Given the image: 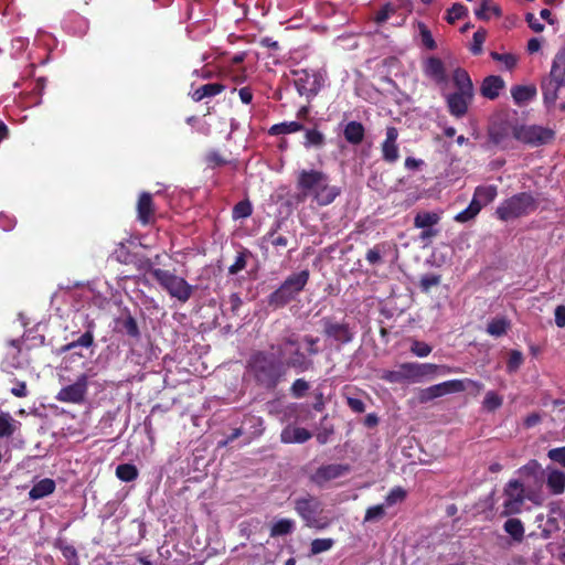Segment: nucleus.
Here are the masks:
<instances>
[{"label":"nucleus","mask_w":565,"mask_h":565,"mask_svg":"<svg viewBox=\"0 0 565 565\" xmlns=\"http://www.w3.org/2000/svg\"><path fill=\"white\" fill-rule=\"evenodd\" d=\"M344 139L351 145H360L365 137V128L360 121H349L343 129Z\"/></svg>","instance_id":"nucleus-25"},{"label":"nucleus","mask_w":565,"mask_h":565,"mask_svg":"<svg viewBox=\"0 0 565 565\" xmlns=\"http://www.w3.org/2000/svg\"><path fill=\"white\" fill-rule=\"evenodd\" d=\"M404 381L417 383L418 382V363L406 362L401 364Z\"/></svg>","instance_id":"nucleus-52"},{"label":"nucleus","mask_w":565,"mask_h":565,"mask_svg":"<svg viewBox=\"0 0 565 565\" xmlns=\"http://www.w3.org/2000/svg\"><path fill=\"white\" fill-rule=\"evenodd\" d=\"M547 77L558 84L565 85V47L561 49L555 54Z\"/></svg>","instance_id":"nucleus-23"},{"label":"nucleus","mask_w":565,"mask_h":565,"mask_svg":"<svg viewBox=\"0 0 565 565\" xmlns=\"http://www.w3.org/2000/svg\"><path fill=\"white\" fill-rule=\"evenodd\" d=\"M509 328L510 321L507 318H494L488 323L487 332L490 335L499 338L504 335L508 332Z\"/></svg>","instance_id":"nucleus-38"},{"label":"nucleus","mask_w":565,"mask_h":565,"mask_svg":"<svg viewBox=\"0 0 565 565\" xmlns=\"http://www.w3.org/2000/svg\"><path fill=\"white\" fill-rule=\"evenodd\" d=\"M450 370L446 365H437L433 363H418V382L423 379H433L438 372L448 373Z\"/></svg>","instance_id":"nucleus-33"},{"label":"nucleus","mask_w":565,"mask_h":565,"mask_svg":"<svg viewBox=\"0 0 565 565\" xmlns=\"http://www.w3.org/2000/svg\"><path fill=\"white\" fill-rule=\"evenodd\" d=\"M433 348L423 341L415 340L411 345V352L418 358H425L430 354Z\"/></svg>","instance_id":"nucleus-60"},{"label":"nucleus","mask_w":565,"mask_h":565,"mask_svg":"<svg viewBox=\"0 0 565 565\" xmlns=\"http://www.w3.org/2000/svg\"><path fill=\"white\" fill-rule=\"evenodd\" d=\"M225 89V86L221 83H209L198 87L191 97L194 102H201L206 97H213L221 94Z\"/></svg>","instance_id":"nucleus-32"},{"label":"nucleus","mask_w":565,"mask_h":565,"mask_svg":"<svg viewBox=\"0 0 565 565\" xmlns=\"http://www.w3.org/2000/svg\"><path fill=\"white\" fill-rule=\"evenodd\" d=\"M398 129L394 126H388L385 131V139L381 143V153L384 162L394 164L399 159Z\"/></svg>","instance_id":"nucleus-15"},{"label":"nucleus","mask_w":565,"mask_h":565,"mask_svg":"<svg viewBox=\"0 0 565 565\" xmlns=\"http://www.w3.org/2000/svg\"><path fill=\"white\" fill-rule=\"evenodd\" d=\"M498 195V186L494 184L490 185H478L475 189L473 196L471 201H476L481 205V209L491 202L494 201V199Z\"/></svg>","instance_id":"nucleus-26"},{"label":"nucleus","mask_w":565,"mask_h":565,"mask_svg":"<svg viewBox=\"0 0 565 565\" xmlns=\"http://www.w3.org/2000/svg\"><path fill=\"white\" fill-rule=\"evenodd\" d=\"M119 323L121 324V329L127 335L137 340L140 338L138 323L136 319L130 315V312H127V316L121 319Z\"/></svg>","instance_id":"nucleus-43"},{"label":"nucleus","mask_w":565,"mask_h":565,"mask_svg":"<svg viewBox=\"0 0 565 565\" xmlns=\"http://www.w3.org/2000/svg\"><path fill=\"white\" fill-rule=\"evenodd\" d=\"M406 498V491L402 487L394 488L385 498V504L387 507L403 502Z\"/></svg>","instance_id":"nucleus-59"},{"label":"nucleus","mask_w":565,"mask_h":565,"mask_svg":"<svg viewBox=\"0 0 565 565\" xmlns=\"http://www.w3.org/2000/svg\"><path fill=\"white\" fill-rule=\"evenodd\" d=\"M94 344V334L92 330L84 332L77 340H74L64 347L65 351H71L77 347L89 348Z\"/></svg>","instance_id":"nucleus-48"},{"label":"nucleus","mask_w":565,"mask_h":565,"mask_svg":"<svg viewBox=\"0 0 565 565\" xmlns=\"http://www.w3.org/2000/svg\"><path fill=\"white\" fill-rule=\"evenodd\" d=\"M281 226V221L277 220L269 232L266 233V235L263 236V241L271 244L273 247L278 249H285L287 248L289 244V239L287 236L279 234L278 230Z\"/></svg>","instance_id":"nucleus-27"},{"label":"nucleus","mask_w":565,"mask_h":565,"mask_svg":"<svg viewBox=\"0 0 565 565\" xmlns=\"http://www.w3.org/2000/svg\"><path fill=\"white\" fill-rule=\"evenodd\" d=\"M116 476L121 481L129 482L138 477V469L131 463H122L116 468Z\"/></svg>","instance_id":"nucleus-44"},{"label":"nucleus","mask_w":565,"mask_h":565,"mask_svg":"<svg viewBox=\"0 0 565 565\" xmlns=\"http://www.w3.org/2000/svg\"><path fill=\"white\" fill-rule=\"evenodd\" d=\"M425 74L431 77L436 83L446 82V68L443 61L438 57L430 56L425 63Z\"/></svg>","instance_id":"nucleus-22"},{"label":"nucleus","mask_w":565,"mask_h":565,"mask_svg":"<svg viewBox=\"0 0 565 565\" xmlns=\"http://www.w3.org/2000/svg\"><path fill=\"white\" fill-rule=\"evenodd\" d=\"M309 383L305 379H297L290 387V394L295 398H301L306 395L309 390Z\"/></svg>","instance_id":"nucleus-58"},{"label":"nucleus","mask_w":565,"mask_h":565,"mask_svg":"<svg viewBox=\"0 0 565 565\" xmlns=\"http://www.w3.org/2000/svg\"><path fill=\"white\" fill-rule=\"evenodd\" d=\"M205 161L210 168L222 167L227 163V160L216 150L207 152Z\"/></svg>","instance_id":"nucleus-62"},{"label":"nucleus","mask_w":565,"mask_h":565,"mask_svg":"<svg viewBox=\"0 0 565 565\" xmlns=\"http://www.w3.org/2000/svg\"><path fill=\"white\" fill-rule=\"evenodd\" d=\"M280 437L281 441L286 444H301L309 440L312 435L308 429L303 427L288 425L282 429Z\"/></svg>","instance_id":"nucleus-21"},{"label":"nucleus","mask_w":565,"mask_h":565,"mask_svg":"<svg viewBox=\"0 0 565 565\" xmlns=\"http://www.w3.org/2000/svg\"><path fill=\"white\" fill-rule=\"evenodd\" d=\"M137 218L142 225L153 224L154 218V203L152 195L148 192H142L137 202Z\"/></svg>","instance_id":"nucleus-18"},{"label":"nucleus","mask_w":565,"mask_h":565,"mask_svg":"<svg viewBox=\"0 0 565 565\" xmlns=\"http://www.w3.org/2000/svg\"><path fill=\"white\" fill-rule=\"evenodd\" d=\"M487 38V31L484 29H479L473 33L472 44L470 46V51L473 55H479L482 53V45Z\"/></svg>","instance_id":"nucleus-53"},{"label":"nucleus","mask_w":565,"mask_h":565,"mask_svg":"<svg viewBox=\"0 0 565 565\" xmlns=\"http://www.w3.org/2000/svg\"><path fill=\"white\" fill-rule=\"evenodd\" d=\"M503 404V398L494 391H489L482 402V406L488 412H494Z\"/></svg>","instance_id":"nucleus-46"},{"label":"nucleus","mask_w":565,"mask_h":565,"mask_svg":"<svg viewBox=\"0 0 565 565\" xmlns=\"http://www.w3.org/2000/svg\"><path fill=\"white\" fill-rule=\"evenodd\" d=\"M294 84L300 96L311 99L318 95L322 85L323 77L319 72L308 71L305 68L292 71Z\"/></svg>","instance_id":"nucleus-10"},{"label":"nucleus","mask_w":565,"mask_h":565,"mask_svg":"<svg viewBox=\"0 0 565 565\" xmlns=\"http://www.w3.org/2000/svg\"><path fill=\"white\" fill-rule=\"evenodd\" d=\"M21 423L14 419L11 414L0 413V438L12 437L20 428Z\"/></svg>","instance_id":"nucleus-31"},{"label":"nucleus","mask_w":565,"mask_h":565,"mask_svg":"<svg viewBox=\"0 0 565 565\" xmlns=\"http://www.w3.org/2000/svg\"><path fill=\"white\" fill-rule=\"evenodd\" d=\"M452 81L457 93L473 94V84L466 70L461 67L456 68L452 74Z\"/></svg>","instance_id":"nucleus-28"},{"label":"nucleus","mask_w":565,"mask_h":565,"mask_svg":"<svg viewBox=\"0 0 565 565\" xmlns=\"http://www.w3.org/2000/svg\"><path fill=\"white\" fill-rule=\"evenodd\" d=\"M297 188L303 198L312 195L319 205L331 204L341 192L338 186H330L329 177L319 170H301Z\"/></svg>","instance_id":"nucleus-3"},{"label":"nucleus","mask_w":565,"mask_h":565,"mask_svg":"<svg viewBox=\"0 0 565 565\" xmlns=\"http://www.w3.org/2000/svg\"><path fill=\"white\" fill-rule=\"evenodd\" d=\"M539 204V200L531 192H520L503 200L494 214L500 221L508 222L534 213Z\"/></svg>","instance_id":"nucleus-5"},{"label":"nucleus","mask_w":565,"mask_h":565,"mask_svg":"<svg viewBox=\"0 0 565 565\" xmlns=\"http://www.w3.org/2000/svg\"><path fill=\"white\" fill-rule=\"evenodd\" d=\"M310 278L308 269L289 275L282 284L267 297V305L273 309H280L296 300L305 289Z\"/></svg>","instance_id":"nucleus-4"},{"label":"nucleus","mask_w":565,"mask_h":565,"mask_svg":"<svg viewBox=\"0 0 565 565\" xmlns=\"http://www.w3.org/2000/svg\"><path fill=\"white\" fill-rule=\"evenodd\" d=\"M55 481L50 478H45L36 482L29 491V498L32 500H39L50 495L55 490Z\"/></svg>","instance_id":"nucleus-30"},{"label":"nucleus","mask_w":565,"mask_h":565,"mask_svg":"<svg viewBox=\"0 0 565 565\" xmlns=\"http://www.w3.org/2000/svg\"><path fill=\"white\" fill-rule=\"evenodd\" d=\"M418 29L423 45L428 50H435L437 47V44L426 24L419 23Z\"/></svg>","instance_id":"nucleus-57"},{"label":"nucleus","mask_w":565,"mask_h":565,"mask_svg":"<svg viewBox=\"0 0 565 565\" xmlns=\"http://www.w3.org/2000/svg\"><path fill=\"white\" fill-rule=\"evenodd\" d=\"M323 334L340 344H348L354 338V331L348 322H338L332 317L321 319Z\"/></svg>","instance_id":"nucleus-13"},{"label":"nucleus","mask_w":565,"mask_h":565,"mask_svg":"<svg viewBox=\"0 0 565 565\" xmlns=\"http://www.w3.org/2000/svg\"><path fill=\"white\" fill-rule=\"evenodd\" d=\"M57 546L61 550L63 556L67 559L68 565H77V563H79L76 548L73 545H68L60 541Z\"/></svg>","instance_id":"nucleus-54"},{"label":"nucleus","mask_w":565,"mask_h":565,"mask_svg":"<svg viewBox=\"0 0 565 565\" xmlns=\"http://www.w3.org/2000/svg\"><path fill=\"white\" fill-rule=\"evenodd\" d=\"M468 14V9L461 3H454L448 10L446 21L449 24L456 23V21L462 19Z\"/></svg>","instance_id":"nucleus-47"},{"label":"nucleus","mask_w":565,"mask_h":565,"mask_svg":"<svg viewBox=\"0 0 565 565\" xmlns=\"http://www.w3.org/2000/svg\"><path fill=\"white\" fill-rule=\"evenodd\" d=\"M294 530V521L289 519H281L273 524L270 529V536H282L291 533Z\"/></svg>","instance_id":"nucleus-45"},{"label":"nucleus","mask_w":565,"mask_h":565,"mask_svg":"<svg viewBox=\"0 0 565 565\" xmlns=\"http://www.w3.org/2000/svg\"><path fill=\"white\" fill-rule=\"evenodd\" d=\"M246 370L257 386L269 392L275 391L287 376L281 358L266 351H255L247 360Z\"/></svg>","instance_id":"nucleus-2"},{"label":"nucleus","mask_w":565,"mask_h":565,"mask_svg":"<svg viewBox=\"0 0 565 565\" xmlns=\"http://www.w3.org/2000/svg\"><path fill=\"white\" fill-rule=\"evenodd\" d=\"M148 263V270L158 284L172 297L180 302H186L193 294L194 287L191 286L184 278L177 276L170 270L153 268L150 260Z\"/></svg>","instance_id":"nucleus-6"},{"label":"nucleus","mask_w":565,"mask_h":565,"mask_svg":"<svg viewBox=\"0 0 565 565\" xmlns=\"http://www.w3.org/2000/svg\"><path fill=\"white\" fill-rule=\"evenodd\" d=\"M523 363V354L521 351L512 350L509 353V359L507 361V371L508 373H515L521 364Z\"/></svg>","instance_id":"nucleus-55"},{"label":"nucleus","mask_w":565,"mask_h":565,"mask_svg":"<svg viewBox=\"0 0 565 565\" xmlns=\"http://www.w3.org/2000/svg\"><path fill=\"white\" fill-rule=\"evenodd\" d=\"M564 85L558 84L557 82L545 77L541 83V89L543 94V100L547 108L555 105L558 98V90Z\"/></svg>","instance_id":"nucleus-24"},{"label":"nucleus","mask_w":565,"mask_h":565,"mask_svg":"<svg viewBox=\"0 0 565 565\" xmlns=\"http://www.w3.org/2000/svg\"><path fill=\"white\" fill-rule=\"evenodd\" d=\"M504 492L509 497V500L504 504L505 509L508 510L507 513L519 512L520 507L524 502V490L522 483H520L518 480H511L508 483Z\"/></svg>","instance_id":"nucleus-19"},{"label":"nucleus","mask_w":565,"mask_h":565,"mask_svg":"<svg viewBox=\"0 0 565 565\" xmlns=\"http://www.w3.org/2000/svg\"><path fill=\"white\" fill-rule=\"evenodd\" d=\"M481 211V205L476 201H471L469 205L455 215L454 220L458 223H467L477 217Z\"/></svg>","instance_id":"nucleus-41"},{"label":"nucleus","mask_w":565,"mask_h":565,"mask_svg":"<svg viewBox=\"0 0 565 565\" xmlns=\"http://www.w3.org/2000/svg\"><path fill=\"white\" fill-rule=\"evenodd\" d=\"M333 545V540L331 539H316L311 542V553L320 554L330 550Z\"/></svg>","instance_id":"nucleus-61"},{"label":"nucleus","mask_w":565,"mask_h":565,"mask_svg":"<svg viewBox=\"0 0 565 565\" xmlns=\"http://www.w3.org/2000/svg\"><path fill=\"white\" fill-rule=\"evenodd\" d=\"M352 391H356V388L351 386L344 387L343 396L345 397L347 405L350 407L352 412L362 414L365 412V404L361 398L353 396L351 394Z\"/></svg>","instance_id":"nucleus-42"},{"label":"nucleus","mask_w":565,"mask_h":565,"mask_svg":"<svg viewBox=\"0 0 565 565\" xmlns=\"http://www.w3.org/2000/svg\"><path fill=\"white\" fill-rule=\"evenodd\" d=\"M350 470L348 465H326L319 467L310 477L311 481L318 486H323L328 481L339 478Z\"/></svg>","instance_id":"nucleus-16"},{"label":"nucleus","mask_w":565,"mask_h":565,"mask_svg":"<svg viewBox=\"0 0 565 565\" xmlns=\"http://www.w3.org/2000/svg\"><path fill=\"white\" fill-rule=\"evenodd\" d=\"M518 124L507 116H497L488 128L489 141L495 146L505 147L511 137L515 139Z\"/></svg>","instance_id":"nucleus-11"},{"label":"nucleus","mask_w":565,"mask_h":565,"mask_svg":"<svg viewBox=\"0 0 565 565\" xmlns=\"http://www.w3.org/2000/svg\"><path fill=\"white\" fill-rule=\"evenodd\" d=\"M440 284L439 275H425L420 278L419 286L423 291H428L431 287Z\"/></svg>","instance_id":"nucleus-64"},{"label":"nucleus","mask_w":565,"mask_h":565,"mask_svg":"<svg viewBox=\"0 0 565 565\" xmlns=\"http://www.w3.org/2000/svg\"><path fill=\"white\" fill-rule=\"evenodd\" d=\"M490 56L493 61L501 62L508 71H512L518 64V58L512 53H498L493 51L490 53Z\"/></svg>","instance_id":"nucleus-50"},{"label":"nucleus","mask_w":565,"mask_h":565,"mask_svg":"<svg viewBox=\"0 0 565 565\" xmlns=\"http://www.w3.org/2000/svg\"><path fill=\"white\" fill-rule=\"evenodd\" d=\"M385 515V510L382 504L371 507L366 510L364 522L379 521Z\"/></svg>","instance_id":"nucleus-63"},{"label":"nucleus","mask_w":565,"mask_h":565,"mask_svg":"<svg viewBox=\"0 0 565 565\" xmlns=\"http://www.w3.org/2000/svg\"><path fill=\"white\" fill-rule=\"evenodd\" d=\"M248 255L249 252L247 249L239 252L235 258V262L228 267V273L231 275H235L243 270L246 267Z\"/></svg>","instance_id":"nucleus-56"},{"label":"nucleus","mask_w":565,"mask_h":565,"mask_svg":"<svg viewBox=\"0 0 565 565\" xmlns=\"http://www.w3.org/2000/svg\"><path fill=\"white\" fill-rule=\"evenodd\" d=\"M555 137V132L542 126H524L518 125L515 139L525 145L537 147L551 142Z\"/></svg>","instance_id":"nucleus-12"},{"label":"nucleus","mask_w":565,"mask_h":565,"mask_svg":"<svg viewBox=\"0 0 565 565\" xmlns=\"http://www.w3.org/2000/svg\"><path fill=\"white\" fill-rule=\"evenodd\" d=\"M295 510L309 527L324 529L328 525V521L320 516L322 504L316 497L308 494L296 499Z\"/></svg>","instance_id":"nucleus-9"},{"label":"nucleus","mask_w":565,"mask_h":565,"mask_svg":"<svg viewBox=\"0 0 565 565\" xmlns=\"http://www.w3.org/2000/svg\"><path fill=\"white\" fill-rule=\"evenodd\" d=\"M326 143L324 135L318 129H307L303 146L306 148H322Z\"/></svg>","instance_id":"nucleus-39"},{"label":"nucleus","mask_w":565,"mask_h":565,"mask_svg":"<svg viewBox=\"0 0 565 565\" xmlns=\"http://www.w3.org/2000/svg\"><path fill=\"white\" fill-rule=\"evenodd\" d=\"M467 385L476 386V393L479 394L483 390V384L470 379L449 380L439 384L431 385L420 392L419 401L426 403L437 397L451 393H459L467 390Z\"/></svg>","instance_id":"nucleus-8"},{"label":"nucleus","mask_w":565,"mask_h":565,"mask_svg":"<svg viewBox=\"0 0 565 565\" xmlns=\"http://www.w3.org/2000/svg\"><path fill=\"white\" fill-rule=\"evenodd\" d=\"M504 86L505 83L500 76L489 75L482 81L480 93L483 97L493 100L499 97Z\"/></svg>","instance_id":"nucleus-20"},{"label":"nucleus","mask_w":565,"mask_h":565,"mask_svg":"<svg viewBox=\"0 0 565 565\" xmlns=\"http://www.w3.org/2000/svg\"><path fill=\"white\" fill-rule=\"evenodd\" d=\"M397 11V7L387 2L385 3L375 14L374 22L376 24H383Z\"/></svg>","instance_id":"nucleus-51"},{"label":"nucleus","mask_w":565,"mask_h":565,"mask_svg":"<svg viewBox=\"0 0 565 565\" xmlns=\"http://www.w3.org/2000/svg\"><path fill=\"white\" fill-rule=\"evenodd\" d=\"M473 94H463L454 92L446 98L449 113L457 117H463L467 111L469 104L472 102Z\"/></svg>","instance_id":"nucleus-17"},{"label":"nucleus","mask_w":565,"mask_h":565,"mask_svg":"<svg viewBox=\"0 0 565 565\" xmlns=\"http://www.w3.org/2000/svg\"><path fill=\"white\" fill-rule=\"evenodd\" d=\"M489 12L497 18L502 15V10L498 4H491L489 0H482L480 8L476 10V17L479 20L488 21L490 19Z\"/></svg>","instance_id":"nucleus-40"},{"label":"nucleus","mask_w":565,"mask_h":565,"mask_svg":"<svg viewBox=\"0 0 565 565\" xmlns=\"http://www.w3.org/2000/svg\"><path fill=\"white\" fill-rule=\"evenodd\" d=\"M253 207L248 200L236 203L233 207L232 216L234 220L247 218L252 215Z\"/></svg>","instance_id":"nucleus-49"},{"label":"nucleus","mask_w":565,"mask_h":565,"mask_svg":"<svg viewBox=\"0 0 565 565\" xmlns=\"http://www.w3.org/2000/svg\"><path fill=\"white\" fill-rule=\"evenodd\" d=\"M305 127L299 121H285L280 124L273 125L269 129V135L278 136V135H287L297 131L303 130Z\"/></svg>","instance_id":"nucleus-36"},{"label":"nucleus","mask_w":565,"mask_h":565,"mask_svg":"<svg viewBox=\"0 0 565 565\" xmlns=\"http://www.w3.org/2000/svg\"><path fill=\"white\" fill-rule=\"evenodd\" d=\"M390 247L388 243H379L366 252L365 259L372 266L380 265L383 263L382 256L388 252Z\"/></svg>","instance_id":"nucleus-34"},{"label":"nucleus","mask_w":565,"mask_h":565,"mask_svg":"<svg viewBox=\"0 0 565 565\" xmlns=\"http://www.w3.org/2000/svg\"><path fill=\"white\" fill-rule=\"evenodd\" d=\"M440 216L436 212H419L414 218V226L416 228H428L437 225Z\"/></svg>","instance_id":"nucleus-35"},{"label":"nucleus","mask_w":565,"mask_h":565,"mask_svg":"<svg viewBox=\"0 0 565 565\" xmlns=\"http://www.w3.org/2000/svg\"><path fill=\"white\" fill-rule=\"evenodd\" d=\"M504 531L512 536L516 542H522L524 537V526L521 520L511 518L508 519L503 525Z\"/></svg>","instance_id":"nucleus-37"},{"label":"nucleus","mask_w":565,"mask_h":565,"mask_svg":"<svg viewBox=\"0 0 565 565\" xmlns=\"http://www.w3.org/2000/svg\"><path fill=\"white\" fill-rule=\"evenodd\" d=\"M536 93L537 90L534 85H516L511 88V95L516 105H523L532 100Z\"/></svg>","instance_id":"nucleus-29"},{"label":"nucleus","mask_w":565,"mask_h":565,"mask_svg":"<svg viewBox=\"0 0 565 565\" xmlns=\"http://www.w3.org/2000/svg\"><path fill=\"white\" fill-rule=\"evenodd\" d=\"M319 338L306 334L300 339L296 332H287L279 340L277 345L271 344L270 349L275 350L279 358L289 354L288 359L284 362L287 370L294 369L297 372H307L313 369L312 356L320 353Z\"/></svg>","instance_id":"nucleus-1"},{"label":"nucleus","mask_w":565,"mask_h":565,"mask_svg":"<svg viewBox=\"0 0 565 565\" xmlns=\"http://www.w3.org/2000/svg\"><path fill=\"white\" fill-rule=\"evenodd\" d=\"M521 472L529 478L532 477L535 484L542 483L546 475V483L553 494H561L565 490V472L561 470L550 467L544 470L536 461H532L523 466Z\"/></svg>","instance_id":"nucleus-7"},{"label":"nucleus","mask_w":565,"mask_h":565,"mask_svg":"<svg viewBox=\"0 0 565 565\" xmlns=\"http://www.w3.org/2000/svg\"><path fill=\"white\" fill-rule=\"evenodd\" d=\"M88 381L85 374L78 376L75 383L64 386L56 398L64 403H82L87 393Z\"/></svg>","instance_id":"nucleus-14"}]
</instances>
